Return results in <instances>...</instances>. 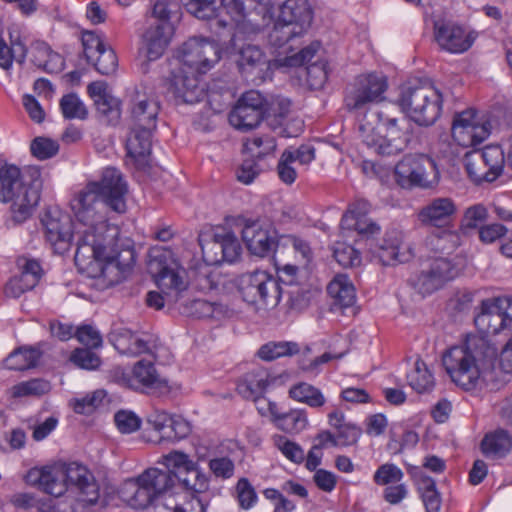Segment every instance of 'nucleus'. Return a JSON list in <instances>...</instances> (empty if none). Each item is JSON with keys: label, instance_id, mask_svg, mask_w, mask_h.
I'll use <instances>...</instances> for the list:
<instances>
[{"label": "nucleus", "instance_id": "4", "mask_svg": "<svg viewBox=\"0 0 512 512\" xmlns=\"http://www.w3.org/2000/svg\"><path fill=\"white\" fill-rule=\"evenodd\" d=\"M45 177L36 165L22 168L5 163L0 166V200L11 202L14 219L25 220L37 206Z\"/></svg>", "mask_w": 512, "mask_h": 512}, {"label": "nucleus", "instance_id": "8", "mask_svg": "<svg viewBox=\"0 0 512 512\" xmlns=\"http://www.w3.org/2000/svg\"><path fill=\"white\" fill-rule=\"evenodd\" d=\"M148 271L153 276L158 289L170 301H178L187 288L183 279L184 268L174 252L168 247H154L149 251Z\"/></svg>", "mask_w": 512, "mask_h": 512}, {"label": "nucleus", "instance_id": "28", "mask_svg": "<svg viewBox=\"0 0 512 512\" xmlns=\"http://www.w3.org/2000/svg\"><path fill=\"white\" fill-rule=\"evenodd\" d=\"M435 39L442 49L450 53H463L474 41L464 29L449 23L435 25Z\"/></svg>", "mask_w": 512, "mask_h": 512}, {"label": "nucleus", "instance_id": "59", "mask_svg": "<svg viewBox=\"0 0 512 512\" xmlns=\"http://www.w3.org/2000/svg\"><path fill=\"white\" fill-rule=\"evenodd\" d=\"M328 79L327 63L318 61L306 68V81L310 89H322Z\"/></svg>", "mask_w": 512, "mask_h": 512}, {"label": "nucleus", "instance_id": "64", "mask_svg": "<svg viewBox=\"0 0 512 512\" xmlns=\"http://www.w3.org/2000/svg\"><path fill=\"white\" fill-rule=\"evenodd\" d=\"M320 44L318 42L311 43L310 45L302 48L299 52L287 55L283 59H278L280 65L296 67L310 61L316 52L319 50Z\"/></svg>", "mask_w": 512, "mask_h": 512}, {"label": "nucleus", "instance_id": "3", "mask_svg": "<svg viewBox=\"0 0 512 512\" xmlns=\"http://www.w3.org/2000/svg\"><path fill=\"white\" fill-rule=\"evenodd\" d=\"M497 349L483 336L470 335L462 345L450 348L443 355V365L451 380L469 391L477 387L482 369L496 359Z\"/></svg>", "mask_w": 512, "mask_h": 512}, {"label": "nucleus", "instance_id": "5", "mask_svg": "<svg viewBox=\"0 0 512 512\" xmlns=\"http://www.w3.org/2000/svg\"><path fill=\"white\" fill-rule=\"evenodd\" d=\"M132 128L126 141L127 163L146 171L151 162V136L156 129L159 102L135 88L130 94Z\"/></svg>", "mask_w": 512, "mask_h": 512}, {"label": "nucleus", "instance_id": "39", "mask_svg": "<svg viewBox=\"0 0 512 512\" xmlns=\"http://www.w3.org/2000/svg\"><path fill=\"white\" fill-rule=\"evenodd\" d=\"M512 439L503 430L487 434L481 443L482 452L487 456L502 457L510 451Z\"/></svg>", "mask_w": 512, "mask_h": 512}, {"label": "nucleus", "instance_id": "48", "mask_svg": "<svg viewBox=\"0 0 512 512\" xmlns=\"http://www.w3.org/2000/svg\"><path fill=\"white\" fill-rule=\"evenodd\" d=\"M26 57L25 46L20 42H13L9 47L3 38L0 37V67L4 70L10 69L13 60L16 59L22 63Z\"/></svg>", "mask_w": 512, "mask_h": 512}, {"label": "nucleus", "instance_id": "53", "mask_svg": "<svg viewBox=\"0 0 512 512\" xmlns=\"http://www.w3.org/2000/svg\"><path fill=\"white\" fill-rule=\"evenodd\" d=\"M404 477L403 471L393 463L380 465L373 475L377 485L389 486L401 482Z\"/></svg>", "mask_w": 512, "mask_h": 512}, {"label": "nucleus", "instance_id": "13", "mask_svg": "<svg viewBox=\"0 0 512 512\" xmlns=\"http://www.w3.org/2000/svg\"><path fill=\"white\" fill-rule=\"evenodd\" d=\"M162 464L170 469L174 477V485L178 482L185 490L193 494H202L209 489V478L188 454L182 451H171L162 456Z\"/></svg>", "mask_w": 512, "mask_h": 512}, {"label": "nucleus", "instance_id": "14", "mask_svg": "<svg viewBox=\"0 0 512 512\" xmlns=\"http://www.w3.org/2000/svg\"><path fill=\"white\" fill-rule=\"evenodd\" d=\"M397 182L402 187H432L438 183L439 171L435 161L424 154L406 155L395 167Z\"/></svg>", "mask_w": 512, "mask_h": 512}, {"label": "nucleus", "instance_id": "10", "mask_svg": "<svg viewBox=\"0 0 512 512\" xmlns=\"http://www.w3.org/2000/svg\"><path fill=\"white\" fill-rule=\"evenodd\" d=\"M377 117L383 125L389 128V136H381L377 131V127L368 119L366 115L359 124V134L362 142L374 153L381 156H392L402 152L407 145V137L396 136V126L398 119L384 115L382 112L370 115Z\"/></svg>", "mask_w": 512, "mask_h": 512}, {"label": "nucleus", "instance_id": "22", "mask_svg": "<svg viewBox=\"0 0 512 512\" xmlns=\"http://www.w3.org/2000/svg\"><path fill=\"white\" fill-rule=\"evenodd\" d=\"M45 236L55 253L63 254L71 246L75 234L71 218L58 210L48 211L42 218Z\"/></svg>", "mask_w": 512, "mask_h": 512}, {"label": "nucleus", "instance_id": "7", "mask_svg": "<svg viewBox=\"0 0 512 512\" xmlns=\"http://www.w3.org/2000/svg\"><path fill=\"white\" fill-rule=\"evenodd\" d=\"M398 104L407 116L420 126L434 124L442 113L443 96L430 81L401 89Z\"/></svg>", "mask_w": 512, "mask_h": 512}, {"label": "nucleus", "instance_id": "11", "mask_svg": "<svg viewBox=\"0 0 512 512\" xmlns=\"http://www.w3.org/2000/svg\"><path fill=\"white\" fill-rule=\"evenodd\" d=\"M236 287L242 299L259 308L276 306L281 298L277 280L265 271L256 270L240 275Z\"/></svg>", "mask_w": 512, "mask_h": 512}, {"label": "nucleus", "instance_id": "43", "mask_svg": "<svg viewBox=\"0 0 512 512\" xmlns=\"http://www.w3.org/2000/svg\"><path fill=\"white\" fill-rule=\"evenodd\" d=\"M300 348L296 342H269L263 345L258 356L266 361H272L284 356H292L299 353Z\"/></svg>", "mask_w": 512, "mask_h": 512}, {"label": "nucleus", "instance_id": "36", "mask_svg": "<svg viewBox=\"0 0 512 512\" xmlns=\"http://www.w3.org/2000/svg\"><path fill=\"white\" fill-rule=\"evenodd\" d=\"M41 351L35 347L23 346L15 349L4 360V366L10 370L23 371L34 368L41 358Z\"/></svg>", "mask_w": 512, "mask_h": 512}, {"label": "nucleus", "instance_id": "30", "mask_svg": "<svg viewBox=\"0 0 512 512\" xmlns=\"http://www.w3.org/2000/svg\"><path fill=\"white\" fill-rule=\"evenodd\" d=\"M475 325L485 334H498L509 328L499 311L494 299H486L481 303V311L474 319Z\"/></svg>", "mask_w": 512, "mask_h": 512}, {"label": "nucleus", "instance_id": "37", "mask_svg": "<svg viewBox=\"0 0 512 512\" xmlns=\"http://www.w3.org/2000/svg\"><path fill=\"white\" fill-rule=\"evenodd\" d=\"M288 395L294 401L306 404L311 408H320L326 403V398L321 390L307 382L293 384L289 388Z\"/></svg>", "mask_w": 512, "mask_h": 512}, {"label": "nucleus", "instance_id": "41", "mask_svg": "<svg viewBox=\"0 0 512 512\" xmlns=\"http://www.w3.org/2000/svg\"><path fill=\"white\" fill-rule=\"evenodd\" d=\"M464 164L469 177L476 183L482 181L492 182L490 170L484 162L480 150L467 152L464 156Z\"/></svg>", "mask_w": 512, "mask_h": 512}, {"label": "nucleus", "instance_id": "17", "mask_svg": "<svg viewBox=\"0 0 512 512\" xmlns=\"http://www.w3.org/2000/svg\"><path fill=\"white\" fill-rule=\"evenodd\" d=\"M386 88L387 82L383 75H360L347 89L346 106L349 110L363 109L366 105L379 101Z\"/></svg>", "mask_w": 512, "mask_h": 512}, {"label": "nucleus", "instance_id": "35", "mask_svg": "<svg viewBox=\"0 0 512 512\" xmlns=\"http://www.w3.org/2000/svg\"><path fill=\"white\" fill-rule=\"evenodd\" d=\"M140 482L147 485L155 499L174 487V477L168 468H149L140 474Z\"/></svg>", "mask_w": 512, "mask_h": 512}, {"label": "nucleus", "instance_id": "34", "mask_svg": "<svg viewBox=\"0 0 512 512\" xmlns=\"http://www.w3.org/2000/svg\"><path fill=\"white\" fill-rule=\"evenodd\" d=\"M268 384L267 371L259 368L245 374L237 385V391L245 399L256 400L263 395Z\"/></svg>", "mask_w": 512, "mask_h": 512}, {"label": "nucleus", "instance_id": "44", "mask_svg": "<svg viewBox=\"0 0 512 512\" xmlns=\"http://www.w3.org/2000/svg\"><path fill=\"white\" fill-rule=\"evenodd\" d=\"M222 4V0H187L184 5L190 14L198 19L206 20L216 17Z\"/></svg>", "mask_w": 512, "mask_h": 512}, {"label": "nucleus", "instance_id": "1", "mask_svg": "<svg viewBox=\"0 0 512 512\" xmlns=\"http://www.w3.org/2000/svg\"><path fill=\"white\" fill-rule=\"evenodd\" d=\"M127 192L128 186L121 172L113 167L106 168L100 181L88 182L70 200L71 211L81 226L78 229L107 231V240L117 237L120 229L108 223L106 209L125 213Z\"/></svg>", "mask_w": 512, "mask_h": 512}, {"label": "nucleus", "instance_id": "51", "mask_svg": "<svg viewBox=\"0 0 512 512\" xmlns=\"http://www.w3.org/2000/svg\"><path fill=\"white\" fill-rule=\"evenodd\" d=\"M204 261L209 265H218L224 262L222 233H215L213 237L201 243Z\"/></svg>", "mask_w": 512, "mask_h": 512}, {"label": "nucleus", "instance_id": "21", "mask_svg": "<svg viewBox=\"0 0 512 512\" xmlns=\"http://www.w3.org/2000/svg\"><path fill=\"white\" fill-rule=\"evenodd\" d=\"M114 379L119 385L134 390L160 389L167 386V382L160 377L154 364L145 360L138 361L131 373L116 368Z\"/></svg>", "mask_w": 512, "mask_h": 512}, {"label": "nucleus", "instance_id": "52", "mask_svg": "<svg viewBox=\"0 0 512 512\" xmlns=\"http://www.w3.org/2000/svg\"><path fill=\"white\" fill-rule=\"evenodd\" d=\"M244 147L252 155L261 158L273 153L277 147V144L273 136L262 135L248 139L244 143Z\"/></svg>", "mask_w": 512, "mask_h": 512}, {"label": "nucleus", "instance_id": "58", "mask_svg": "<svg viewBox=\"0 0 512 512\" xmlns=\"http://www.w3.org/2000/svg\"><path fill=\"white\" fill-rule=\"evenodd\" d=\"M96 70L103 75H110L116 71L118 61L115 52L110 47H105L95 58L90 61Z\"/></svg>", "mask_w": 512, "mask_h": 512}, {"label": "nucleus", "instance_id": "33", "mask_svg": "<svg viewBox=\"0 0 512 512\" xmlns=\"http://www.w3.org/2000/svg\"><path fill=\"white\" fill-rule=\"evenodd\" d=\"M327 292L333 299V305L339 308L350 307L355 303V288L345 274H337L328 284Z\"/></svg>", "mask_w": 512, "mask_h": 512}, {"label": "nucleus", "instance_id": "18", "mask_svg": "<svg viewBox=\"0 0 512 512\" xmlns=\"http://www.w3.org/2000/svg\"><path fill=\"white\" fill-rule=\"evenodd\" d=\"M241 236L251 254L265 257L273 252L274 257H278L279 239L277 240L274 231L260 220H243Z\"/></svg>", "mask_w": 512, "mask_h": 512}, {"label": "nucleus", "instance_id": "49", "mask_svg": "<svg viewBox=\"0 0 512 512\" xmlns=\"http://www.w3.org/2000/svg\"><path fill=\"white\" fill-rule=\"evenodd\" d=\"M285 250L299 254L301 259L309 261L311 257V249L307 242L295 236H281L279 238L278 257H282Z\"/></svg>", "mask_w": 512, "mask_h": 512}, {"label": "nucleus", "instance_id": "25", "mask_svg": "<svg viewBox=\"0 0 512 512\" xmlns=\"http://www.w3.org/2000/svg\"><path fill=\"white\" fill-rule=\"evenodd\" d=\"M174 28L170 21L151 22L142 36L140 53L146 61L159 59L169 46Z\"/></svg>", "mask_w": 512, "mask_h": 512}, {"label": "nucleus", "instance_id": "23", "mask_svg": "<svg viewBox=\"0 0 512 512\" xmlns=\"http://www.w3.org/2000/svg\"><path fill=\"white\" fill-rule=\"evenodd\" d=\"M110 342L119 353L138 356L143 353L154 355L158 338L147 334H136L125 327H115L110 333Z\"/></svg>", "mask_w": 512, "mask_h": 512}, {"label": "nucleus", "instance_id": "6", "mask_svg": "<svg viewBox=\"0 0 512 512\" xmlns=\"http://www.w3.org/2000/svg\"><path fill=\"white\" fill-rule=\"evenodd\" d=\"M27 481L37 485L45 493L54 497L62 496L68 487L77 490V498L88 503H98L100 487L94 475L83 465L72 462L59 467H44L31 469Z\"/></svg>", "mask_w": 512, "mask_h": 512}, {"label": "nucleus", "instance_id": "45", "mask_svg": "<svg viewBox=\"0 0 512 512\" xmlns=\"http://www.w3.org/2000/svg\"><path fill=\"white\" fill-rule=\"evenodd\" d=\"M484 162L490 170V177L498 178L505 166V154L499 145H488L480 150Z\"/></svg>", "mask_w": 512, "mask_h": 512}, {"label": "nucleus", "instance_id": "24", "mask_svg": "<svg viewBox=\"0 0 512 512\" xmlns=\"http://www.w3.org/2000/svg\"><path fill=\"white\" fill-rule=\"evenodd\" d=\"M490 134V124L480 123L472 110L457 114L452 125V137L461 146L480 144Z\"/></svg>", "mask_w": 512, "mask_h": 512}, {"label": "nucleus", "instance_id": "29", "mask_svg": "<svg viewBox=\"0 0 512 512\" xmlns=\"http://www.w3.org/2000/svg\"><path fill=\"white\" fill-rule=\"evenodd\" d=\"M278 18L293 26L298 33L304 34L312 23V9L308 0H286L280 8Z\"/></svg>", "mask_w": 512, "mask_h": 512}, {"label": "nucleus", "instance_id": "63", "mask_svg": "<svg viewBox=\"0 0 512 512\" xmlns=\"http://www.w3.org/2000/svg\"><path fill=\"white\" fill-rule=\"evenodd\" d=\"M33 63L44 70L52 69L51 63L60 60V55L53 52L45 43H37L32 52Z\"/></svg>", "mask_w": 512, "mask_h": 512}, {"label": "nucleus", "instance_id": "27", "mask_svg": "<svg viewBox=\"0 0 512 512\" xmlns=\"http://www.w3.org/2000/svg\"><path fill=\"white\" fill-rule=\"evenodd\" d=\"M456 213L457 205L452 198L438 197L424 205L417 218L425 226L444 228L452 223Z\"/></svg>", "mask_w": 512, "mask_h": 512}, {"label": "nucleus", "instance_id": "50", "mask_svg": "<svg viewBox=\"0 0 512 512\" xmlns=\"http://www.w3.org/2000/svg\"><path fill=\"white\" fill-rule=\"evenodd\" d=\"M96 110L107 124H115L120 119V102L111 94L94 102Z\"/></svg>", "mask_w": 512, "mask_h": 512}, {"label": "nucleus", "instance_id": "31", "mask_svg": "<svg viewBox=\"0 0 512 512\" xmlns=\"http://www.w3.org/2000/svg\"><path fill=\"white\" fill-rule=\"evenodd\" d=\"M105 263L114 264L121 272L129 271L135 263V251L129 239L117 238L107 245Z\"/></svg>", "mask_w": 512, "mask_h": 512}, {"label": "nucleus", "instance_id": "54", "mask_svg": "<svg viewBox=\"0 0 512 512\" xmlns=\"http://www.w3.org/2000/svg\"><path fill=\"white\" fill-rule=\"evenodd\" d=\"M291 103L288 99L282 97H272L269 101L266 99L265 116L274 118L275 123L282 125L288 117Z\"/></svg>", "mask_w": 512, "mask_h": 512}, {"label": "nucleus", "instance_id": "62", "mask_svg": "<svg viewBox=\"0 0 512 512\" xmlns=\"http://www.w3.org/2000/svg\"><path fill=\"white\" fill-rule=\"evenodd\" d=\"M191 432L190 424L180 416H173L160 440L178 441L187 437Z\"/></svg>", "mask_w": 512, "mask_h": 512}, {"label": "nucleus", "instance_id": "46", "mask_svg": "<svg viewBox=\"0 0 512 512\" xmlns=\"http://www.w3.org/2000/svg\"><path fill=\"white\" fill-rule=\"evenodd\" d=\"M333 255L336 261L345 268L356 267L361 263V256L358 249L343 240L335 242Z\"/></svg>", "mask_w": 512, "mask_h": 512}, {"label": "nucleus", "instance_id": "57", "mask_svg": "<svg viewBox=\"0 0 512 512\" xmlns=\"http://www.w3.org/2000/svg\"><path fill=\"white\" fill-rule=\"evenodd\" d=\"M488 218V210L483 204H475L468 207L461 219L462 229H476L483 226L482 224Z\"/></svg>", "mask_w": 512, "mask_h": 512}, {"label": "nucleus", "instance_id": "9", "mask_svg": "<svg viewBox=\"0 0 512 512\" xmlns=\"http://www.w3.org/2000/svg\"><path fill=\"white\" fill-rule=\"evenodd\" d=\"M456 257L435 256L426 259L409 278L410 285L422 295H430L459 274Z\"/></svg>", "mask_w": 512, "mask_h": 512}, {"label": "nucleus", "instance_id": "47", "mask_svg": "<svg viewBox=\"0 0 512 512\" xmlns=\"http://www.w3.org/2000/svg\"><path fill=\"white\" fill-rule=\"evenodd\" d=\"M60 108L64 118L84 120L88 116V110L77 94L64 95L60 100Z\"/></svg>", "mask_w": 512, "mask_h": 512}, {"label": "nucleus", "instance_id": "40", "mask_svg": "<svg viewBox=\"0 0 512 512\" xmlns=\"http://www.w3.org/2000/svg\"><path fill=\"white\" fill-rule=\"evenodd\" d=\"M302 33L289 26L279 18L274 24L272 30L268 34L269 44L275 48L283 49V53L292 52V46L288 43L296 37L302 36Z\"/></svg>", "mask_w": 512, "mask_h": 512}, {"label": "nucleus", "instance_id": "15", "mask_svg": "<svg viewBox=\"0 0 512 512\" xmlns=\"http://www.w3.org/2000/svg\"><path fill=\"white\" fill-rule=\"evenodd\" d=\"M220 59L218 46L213 42L193 37L182 44L178 50L179 67L206 72Z\"/></svg>", "mask_w": 512, "mask_h": 512}, {"label": "nucleus", "instance_id": "32", "mask_svg": "<svg viewBox=\"0 0 512 512\" xmlns=\"http://www.w3.org/2000/svg\"><path fill=\"white\" fill-rule=\"evenodd\" d=\"M121 498L134 509H145L155 500L147 485L140 482V475L126 480L120 490Z\"/></svg>", "mask_w": 512, "mask_h": 512}, {"label": "nucleus", "instance_id": "56", "mask_svg": "<svg viewBox=\"0 0 512 512\" xmlns=\"http://www.w3.org/2000/svg\"><path fill=\"white\" fill-rule=\"evenodd\" d=\"M69 359L77 367L86 370H95L101 365L100 356L90 348H76Z\"/></svg>", "mask_w": 512, "mask_h": 512}, {"label": "nucleus", "instance_id": "19", "mask_svg": "<svg viewBox=\"0 0 512 512\" xmlns=\"http://www.w3.org/2000/svg\"><path fill=\"white\" fill-rule=\"evenodd\" d=\"M203 73L195 69L178 67L169 78L168 91L185 103L193 104L201 101L206 96V83L199 78Z\"/></svg>", "mask_w": 512, "mask_h": 512}, {"label": "nucleus", "instance_id": "26", "mask_svg": "<svg viewBox=\"0 0 512 512\" xmlns=\"http://www.w3.org/2000/svg\"><path fill=\"white\" fill-rule=\"evenodd\" d=\"M371 259L378 263L396 265L409 260L410 253L403 247L402 236L399 232L387 233L380 243L369 244Z\"/></svg>", "mask_w": 512, "mask_h": 512}, {"label": "nucleus", "instance_id": "2", "mask_svg": "<svg viewBox=\"0 0 512 512\" xmlns=\"http://www.w3.org/2000/svg\"><path fill=\"white\" fill-rule=\"evenodd\" d=\"M226 10L234 22V32L228 42L220 38L221 45L237 55L236 63L242 74L264 71L269 63L266 54L258 45L247 43L246 37L259 33L271 22V0H232Z\"/></svg>", "mask_w": 512, "mask_h": 512}, {"label": "nucleus", "instance_id": "38", "mask_svg": "<svg viewBox=\"0 0 512 512\" xmlns=\"http://www.w3.org/2000/svg\"><path fill=\"white\" fill-rule=\"evenodd\" d=\"M272 420L275 425L286 433H299L307 426L308 420L304 410H290L280 413L271 409Z\"/></svg>", "mask_w": 512, "mask_h": 512}, {"label": "nucleus", "instance_id": "55", "mask_svg": "<svg viewBox=\"0 0 512 512\" xmlns=\"http://www.w3.org/2000/svg\"><path fill=\"white\" fill-rule=\"evenodd\" d=\"M460 235L452 230H443L430 239V244L436 251L450 254L460 245Z\"/></svg>", "mask_w": 512, "mask_h": 512}, {"label": "nucleus", "instance_id": "16", "mask_svg": "<svg viewBox=\"0 0 512 512\" xmlns=\"http://www.w3.org/2000/svg\"><path fill=\"white\" fill-rule=\"evenodd\" d=\"M266 98L256 90L245 92L229 113V123L240 131L256 128L265 117Z\"/></svg>", "mask_w": 512, "mask_h": 512}, {"label": "nucleus", "instance_id": "12", "mask_svg": "<svg viewBox=\"0 0 512 512\" xmlns=\"http://www.w3.org/2000/svg\"><path fill=\"white\" fill-rule=\"evenodd\" d=\"M75 264L82 272L94 273L105 263L107 245L117 237L107 240V231L77 229Z\"/></svg>", "mask_w": 512, "mask_h": 512}, {"label": "nucleus", "instance_id": "42", "mask_svg": "<svg viewBox=\"0 0 512 512\" xmlns=\"http://www.w3.org/2000/svg\"><path fill=\"white\" fill-rule=\"evenodd\" d=\"M408 383L418 393L431 390L434 386V378L426 363L417 359L414 368L407 376Z\"/></svg>", "mask_w": 512, "mask_h": 512}, {"label": "nucleus", "instance_id": "20", "mask_svg": "<svg viewBox=\"0 0 512 512\" xmlns=\"http://www.w3.org/2000/svg\"><path fill=\"white\" fill-rule=\"evenodd\" d=\"M371 205L364 199H357L352 202L343 214L340 227L343 236L348 237L350 233L356 232L361 238L367 241L380 233V226L368 218Z\"/></svg>", "mask_w": 512, "mask_h": 512}, {"label": "nucleus", "instance_id": "61", "mask_svg": "<svg viewBox=\"0 0 512 512\" xmlns=\"http://www.w3.org/2000/svg\"><path fill=\"white\" fill-rule=\"evenodd\" d=\"M48 382L40 379H33L21 382L12 387L13 397L40 396L49 391Z\"/></svg>", "mask_w": 512, "mask_h": 512}, {"label": "nucleus", "instance_id": "60", "mask_svg": "<svg viewBox=\"0 0 512 512\" xmlns=\"http://www.w3.org/2000/svg\"><path fill=\"white\" fill-rule=\"evenodd\" d=\"M31 153L39 160H46L55 156L59 145L55 140L46 137H36L30 145Z\"/></svg>", "mask_w": 512, "mask_h": 512}]
</instances>
